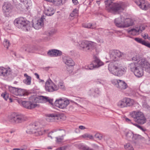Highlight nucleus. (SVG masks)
Returning a JSON list of instances; mask_svg holds the SVG:
<instances>
[{"mask_svg":"<svg viewBox=\"0 0 150 150\" xmlns=\"http://www.w3.org/2000/svg\"><path fill=\"white\" fill-rule=\"evenodd\" d=\"M54 10L50 8H49L47 9H45V14L48 16H51L54 14Z\"/></svg>","mask_w":150,"mask_h":150,"instance_id":"nucleus-30","label":"nucleus"},{"mask_svg":"<svg viewBox=\"0 0 150 150\" xmlns=\"http://www.w3.org/2000/svg\"><path fill=\"white\" fill-rule=\"evenodd\" d=\"M29 22L23 17H20L15 19L14 24L15 26L24 30L28 31L30 30Z\"/></svg>","mask_w":150,"mask_h":150,"instance_id":"nucleus-6","label":"nucleus"},{"mask_svg":"<svg viewBox=\"0 0 150 150\" xmlns=\"http://www.w3.org/2000/svg\"><path fill=\"white\" fill-rule=\"evenodd\" d=\"M78 11L77 9L75 8L74 9L72 12L70 14L69 18L70 19H73V18H71L70 17L73 18L78 16Z\"/></svg>","mask_w":150,"mask_h":150,"instance_id":"nucleus-35","label":"nucleus"},{"mask_svg":"<svg viewBox=\"0 0 150 150\" xmlns=\"http://www.w3.org/2000/svg\"><path fill=\"white\" fill-rule=\"evenodd\" d=\"M132 124H133V125H134L135 126L137 127H138V126H139V125H138V124H137L136 123L133 124L132 123Z\"/></svg>","mask_w":150,"mask_h":150,"instance_id":"nucleus-62","label":"nucleus"},{"mask_svg":"<svg viewBox=\"0 0 150 150\" xmlns=\"http://www.w3.org/2000/svg\"><path fill=\"white\" fill-rule=\"evenodd\" d=\"M96 82L97 83H100L103 84L104 82L101 79H98L96 81Z\"/></svg>","mask_w":150,"mask_h":150,"instance_id":"nucleus-55","label":"nucleus"},{"mask_svg":"<svg viewBox=\"0 0 150 150\" xmlns=\"http://www.w3.org/2000/svg\"><path fill=\"white\" fill-rule=\"evenodd\" d=\"M128 33L133 35H135L138 34L139 33L138 32V30H137V26L135 28L129 29L127 30Z\"/></svg>","mask_w":150,"mask_h":150,"instance_id":"nucleus-26","label":"nucleus"},{"mask_svg":"<svg viewBox=\"0 0 150 150\" xmlns=\"http://www.w3.org/2000/svg\"><path fill=\"white\" fill-rule=\"evenodd\" d=\"M135 75L138 77H140L144 74V69L142 68L139 66L137 69L134 71Z\"/></svg>","mask_w":150,"mask_h":150,"instance_id":"nucleus-20","label":"nucleus"},{"mask_svg":"<svg viewBox=\"0 0 150 150\" xmlns=\"http://www.w3.org/2000/svg\"><path fill=\"white\" fill-rule=\"evenodd\" d=\"M125 120L126 121V122H127L129 123H132L131 120L130 119H129L127 118H125Z\"/></svg>","mask_w":150,"mask_h":150,"instance_id":"nucleus-56","label":"nucleus"},{"mask_svg":"<svg viewBox=\"0 0 150 150\" xmlns=\"http://www.w3.org/2000/svg\"><path fill=\"white\" fill-rule=\"evenodd\" d=\"M11 72L10 69L0 67V76H7L11 74Z\"/></svg>","mask_w":150,"mask_h":150,"instance_id":"nucleus-19","label":"nucleus"},{"mask_svg":"<svg viewBox=\"0 0 150 150\" xmlns=\"http://www.w3.org/2000/svg\"><path fill=\"white\" fill-rule=\"evenodd\" d=\"M138 127L142 131L144 132H145L146 131V129L143 128L142 127L140 126L139 125V126H138Z\"/></svg>","mask_w":150,"mask_h":150,"instance_id":"nucleus-52","label":"nucleus"},{"mask_svg":"<svg viewBox=\"0 0 150 150\" xmlns=\"http://www.w3.org/2000/svg\"><path fill=\"white\" fill-rule=\"evenodd\" d=\"M131 117L133 118L134 121L139 124L142 125L144 124L146 120L143 113L139 111L136 110L130 113Z\"/></svg>","mask_w":150,"mask_h":150,"instance_id":"nucleus-5","label":"nucleus"},{"mask_svg":"<svg viewBox=\"0 0 150 150\" xmlns=\"http://www.w3.org/2000/svg\"><path fill=\"white\" fill-rule=\"evenodd\" d=\"M54 29H52V30L48 31V35H52L54 33Z\"/></svg>","mask_w":150,"mask_h":150,"instance_id":"nucleus-53","label":"nucleus"},{"mask_svg":"<svg viewBox=\"0 0 150 150\" xmlns=\"http://www.w3.org/2000/svg\"><path fill=\"white\" fill-rule=\"evenodd\" d=\"M66 148L67 146H64L57 149V150H66Z\"/></svg>","mask_w":150,"mask_h":150,"instance_id":"nucleus-51","label":"nucleus"},{"mask_svg":"<svg viewBox=\"0 0 150 150\" xmlns=\"http://www.w3.org/2000/svg\"><path fill=\"white\" fill-rule=\"evenodd\" d=\"M103 65V63L98 58L95 57L92 63L88 66H85V68L86 69H92L94 68H98Z\"/></svg>","mask_w":150,"mask_h":150,"instance_id":"nucleus-11","label":"nucleus"},{"mask_svg":"<svg viewBox=\"0 0 150 150\" xmlns=\"http://www.w3.org/2000/svg\"><path fill=\"white\" fill-rule=\"evenodd\" d=\"M109 54L110 59L113 61L109 64V70L115 76H122L126 72V68L122 66L119 61L121 57L125 56V54L115 50H110Z\"/></svg>","mask_w":150,"mask_h":150,"instance_id":"nucleus-1","label":"nucleus"},{"mask_svg":"<svg viewBox=\"0 0 150 150\" xmlns=\"http://www.w3.org/2000/svg\"><path fill=\"white\" fill-rule=\"evenodd\" d=\"M141 136L137 134H133L132 139L133 141L137 140L141 138Z\"/></svg>","mask_w":150,"mask_h":150,"instance_id":"nucleus-46","label":"nucleus"},{"mask_svg":"<svg viewBox=\"0 0 150 150\" xmlns=\"http://www.w3.org/2000/svg\"><path fill=\"white\" fill-rule=\"evenodd\" d=\"M134 40L137 42L141 43L143 45L145 41L144 40H143L142 39L138 38H135Z\"/></svg>","mask_w":150,"mask_h":150,"instance_id":"nucleus-45","label":"nucleus"},{"mask_svg":"<svg viewBox=\"0 0 150 150\" xmlns=\"http://www.w3.org/2000/svg\"><path fill=\"white\" fill-rule=\"evenodd\" d=\"M46 120L49 122H53L56 120L58 119L57 115L54 114H47L46 115Z\"/></svg>","mask_w":150,"mask_h":150,"instance_id":"nucleus-21","label":"nucleus"},{"mask_svg":"<svg viewBox=\"0 0 150 150\" xmlns=\"http://www.w3.org/2000/svg\"><path fill=\"white\" fill-rule=\"evenodd\" d=\"M1 96L4 98L6 100H7L9 98L8 94L6 92L3 93L1 94Z\"/></svg>","mask_w":150,"mask_h":150,"instance_id":"nucleus-47","label":"nucleus"},{"mask_svg":"<svg viewBox=\"0 0 150 150\" xmlns=\"http://www.w3.org/2000/svg\"><path fill=\"white\" fill-rule=\"evenodd\" d=\"M3 45L4 47L8 49L10 45L9 41L6 39H5L3 42Z\"/></svg>","mask_w":150,"mask_h":150,"instance_id":"nucleus-39","label":"nucleus"},{"mask_svg":"<svg viewBox=\"0 0 150 150\" xmlns=\"http://www.w3.org/2000/svg\"><path fill=\"white\" fill-rule=\"evenodd\" d=\"M80 50L86 51L91 50L94 47V43L87 41L79 42L76 45Z\"/></svg>","mask_w":150,"mask_h":150,"instance_id":"nucleus-7","label":"nucleus"},{"mask_svg":"<svg viewBox=\"0 0 150 150\" xmlns=\"http://www.w3.org/2000/svg\"><path fill=\"white\" fill-rule=\"evenodd\" d=\"M72 1L74 5H77V4L78 3V1L77 0H72Z\"/></svg>","mask_w":150,"mask_h":150,"instance_id":"nucleus-58","label":"nucleus"},{"mask_svg":"<svg viewBox=\"0 0 150 150\" xmlns=\"http://www.w3.org/2000/svg\"><path fill=\"white\" fill-rule=\"evenodd\" d=\"M44 18L42 16L39 20L33 21V27L35 29L38 30L42 28L43 25V19Z\"/></svg>","mask_w":150,"mask_h":150,"instance_id":"nucleus-15","label":"nucleus"},{"mask_svg":"<svg viewBox=\"0 0 150 150\" xmlns=\"http://www.w3.org/2000/svg\"><path fill=\"white\" fill-rule=\"evenodd\" d=\"M12 7V6L10 3L7 2L4 3L3 5V9L6 17H8L9 16V14L11 12Z\"/></svg>","mask_w":150,"mask_h":150,"instance_id":"nucleus-16","label":"nucleus"},{"mask_svg":"<svg viewBox=\"0 0 150 150\" xmlns=\"http://www.w3.org/2000/svg\"><path fill=\"white\" fill-rule=\"evenodd\" d=\"M112 83L115 84L116 87L120 91L124 90L128 87L127 84L122 80L114 79L112 81Z\"/></svg>","mask_w":150,"mask_h":150,"instance_id":"nucleus-13","label":"nucleus"},{"mask_svg":"<svg viewBox=\"0 0 150 150\" xmlns=\"http://www.w3.org/2000/svg\"><path fill=\"white\" fill-rule=\"evenodd\" d=\"M142 36V37L144 39H147L149 40H150V37L148 36V34H143Z\"/></svg>","mask_w":150,"mask_h":150,"instance_id":"nucleus-50","label":"nucleus"},{"mask_svg":"<svg viewBox=\"0 0 150 150\" xmlns=\"http://www.w3.org/2000/svg\"><path fill=\"white\" fill-rule=\"evenodd\" d=\"M79 129L81 130H83L86 129V128L84 126L82 125L79 126Z\"/></svg>","mask_w":150,"mask_h":150,"instance_id":"nucleus-59","label":"nucleus"},{"mask_svg":"<svg viewBox=\"0 0 150 150\" xmlns=\"http://www.w3.org/2000/svg\"><path fill=\"white\" fill-rule=\"evenodd\" d=\"M47 54L50 57H57L61 56L62 52L61 51L57 50L52 49L49 50Z\"/></svg>","mask_w":150,"mask_h":150,"instance_id":"nucleus-18","label":"nucleus"},{"mask_svg":"<svg viewBox=\"0 0 150 150\" xmlns=\"http://www.w3.org/2000/svg\"><path fill=\"white\" fill-rule=\"evenodd\" d=\"M132 59L136 62L138 65L142 67L143 69L144 68L145 70L150 73V64L148 62L146 63L145 64L144 60V59H141L139 56H135L133 57Z\"/></svg>","mask_w":150,"mask_h":150,"instance_id":"nucleus-8","label":"nucleus"},{"mask_svg":"<svg viewBox=\"0 0 150 150\" xmlns=\"http://www.w3.org/2000/svg\"><path fill=\"white\" fill-rule=\"evenodd\" d=\"M133 133L131 131H129L127 132L125 134V135L127 139L130 140L132 139Z\"/></svg>","mask_w":150,"mask_h":150,"instance_id":"nucleus-38","label":"nucleus"},{"mask_svg":"<svg viewBox=\"0 0 150 150\" xmlns=\"http://www.w3.org/2000/svg\"><path fill=\"white\" fill-rule=\"evenodd\" d=\"M34 75H35V76H36L37 79H40L39 76L37 73H35L34 74Z\"/></svg>","mask_w":150,"mask_h":150,"instance_id":"nucleus-60","label":"nucleus"},{"mask_svg":"<svg viewBox=\"0 0 150 150\" xmlns=\"http://www.w3.org/2000/svg\"><path fill=\"white\" fill-rule=\"evenodd\" d=\"M52 81L50 80H47L45 82V88L46 91L51 92V88Z\"/></svg>","mask_w":150,"mask_h":150,"instance_id":"nucleus-25","label":"nucleus"},{"mask_svg":"<svg viewBox=\"0 0 150 150\" xmlns=\"http://www.w3.org/2000/svg\"><path fill=\"white\" fill-rule=\"evenodd\" d=\"M82 26L85 28L94 29L96 28V25L95 24H92L91 23H85L82 24Z\"/></svg>","mask_w":150,"mask_h":150,"instance_id":"nucleus-29","label":"nucleus"},{"mask_svg":"<svg viewBox=\"0 0 150 150\" xmlns=\"http://www.w3.org/2000/svg\"><path fill=\"white\" fill-rule=\"evenodd\" d=\"M63 61L66 65L69 66H72L74 64L72 59L69 57H64L63 58Z\"/></svg>","mask_w":150,"mask_h":150,"instance_id":"nucleus-22","label":"nucleus"},{"mask_svg":"<svg viewBox=\"0 0 150 150\" xmlns=\"http://www.w3.org/2000/svg\"><path fill=\"white\" fill-rule=\"evenodd\" d=\"M125 148L127 150H133L134 149L132 145L130 144H127L124 146Z\"/></svg>","mask_w":150,"mask_h":150,"instance_id":"nucleus-43","label":"nucleus"},{"mask_svg":"<svg viewBox=\"0 0 150 150\" xmlns=\"http://www.w3.org/2000/svg\"><path fill=\"white\" fill-rule=\"evenodd\" d=\"M124 98L126 107L131 106L134 104L135 102L133 100L128 98Z\"/></svg>","mask_w":150,"mask_h":150,"instance_id":"nucleus-24","label":"nucleus"},{"mask_svg":"<svg viewBox=\"0 0 150 150\" xmlns=\"http://www.w3.org/2000/svg\"><path fill=\"white\" fill-rule=\"evenodd\" d=\"M12 150H20V149L17 148H14Z\"/></svg>","mask_w":150,"mask_h":150,"instance_id":"nucleus-63","label":"nucleus"},{"mask_svg":"<svg viewBox=\"0 0 150 150\" xmlns=\"http://www.w3.org/2000/svg\"><path fill=\"white\" fill-rule=\"evenodd\" d=\"M23 50L28 52H34V48L29 46H24L23 47Z\"/></svg>","mask_w":150,"mask_h":150,"instance_id":"nucleus-33","label":"nucleus"},{"mask_svg":"<svg viewBox=\"0 0 150 150\" xmlns=\"http://www.w3.org/2000/svg\"><path fill=\"white\" fill-rule=\"evenodd\" d=\"M53 4L56 6H59L63 4L64 2L63 0H55Z\"/></svg>","mask_w":150,"mask_h":150,"instance_id":"nucleus-42","label":"nucleus"},{"mask_svg":"<svg viewBox=\"0 0 150 150\" xmlns=\"http://www.w3.org/2000/svg\"><path fill=\"white\" fill-rule=\"evenodd\" d=\"M94 92L95 93L98 94H99L100 92L99 89L98 88H96Z\"/></svg>","mask_w":150,"mask_h":150,"instance_id":"nucleus-57","label":"nucleus"},{"mask_svg":"<svg viewBox=\"0 0 150 150\" xmlns=\"http://www.w3.org/2000/svg\"><path fill=\"white\" fill-rule=\"evenodd\" d=\"M56 106L61 109H65L69 104V100L66 98H60L56 100L55 102Z\"/></svg>","mask_w":150,"mask_h":150,"instance_id":"nucleus-12","label":"nucleus"},{"mask_svg":"<svg viewBox=\"0 0 150 150\" xmlns=\"http://www.w3.org/2000/svg\"><path fill=\"white\" fill-rule=\"evenodd\" d=\"M9 91L12 93L16 96L18 88L9 86L8 87Z\"/></svg>","mask_w":150,"mask_h":150,"instance_id":"nucleus-34","label":"nucleus"},{"mask_svg":"<svg viewBox=\"0 0 150 150\" xmlns=\"http://www.w3.org/2000/svg\"><path fill=\"white\" fill-rule=\"evenodd\" d=\"M25 120L22 115H17L13 114L8 118L9 121L12 123H21Z\"/></svg>","mask_w":150,"mask_h":150,"instance_id":"nucleus-9","label":"nucleus"},{"mask_svg":"<svg viewBox=\"0 0 150 150\" xmlns=\"http://www.w3.org/2000/svg\"><path fill=\"white\" fill-rule=\"evenodd\" d=\"M114 0H107L105 2V4L110 7V9L115 14L119 13L120 11L123 10L124 3H112Z\"/></svg>","mask_w":150,"mask_h":150,"instance_id":"nucleus-3","label":"nucleus"},{"mask_svg":"<svg viewBox=\"0 0 150 150\" xmlns=\"http://www.w3.org/2000/svg\"><path fill=\"white\" fill-rule=\"evenodd\" d=\"M136 62L129 64L128 66L129 68L130 69L131 71L134 72V71L139 66L137 65Z\"/></svg>","mask_w":150,"mask_h":150,"instance_id":"nucleus-28","label":"nucleus"},{"mask_svg":"<svg viewBox=\"0 0 150 150\" xmlns=\"http://www.w3.org/2000/svg\"><path fill=\"white\" fill-rule=\"evenodd\" d=\"M64 135H62L61 136L56 137V142L59 143H61L64 139Z\"/></svg>","mask_w":150,"mask_h":150,"instance_id":"nucleus-44","label":"nucleus"},{"mask_svg":"<svg viewBox=\"0 0 150 150\" xmlns=\"http://www.w3.org/2000/svg\"><path fill=\"white\" fill-rule=\"evenodd\" d=\"M51 83L52 84V85L51 88V92L56 91L59 89V86L55 84L53 82L52 83Z\"/></svg>","mask_w":150,"mask_h":150,"instance_id":"nucleus-37","label":"nucleus"},{"mask_svg":"<svg viewBox=\"0 0 150 150\" xmlns=\"http://www.w3.org/2000/svg\"><path fill=\"white\" fill-rule=\"evenodd\" d=\"M38 98L40 100V102L42 103H45L48 102L50 104H52L53 100L50 99L48 97L43 96H40L38 97Z\"/></svg>","mask_w":150,"mask_h":150,"instance_id":"nucleus-23","label":"nucleus"},{"mask_svg":"<svg viewBox=\"0 0 150 150\" xmlns=\"http://www.w3.org/2000/svg\"><path fill=\"white\" fill-rule=\"evenodd\" d=\"M28 130L26 131L27 132L30 133L38 134V135H42L43 132L40 130L38 128V125L36 123L31 124L28 125Z\"/></svg>","mask_w":150,"mask_h":150,"instance_id":"nucleus-10","label":"nucleus"},{"mask_svg":"<svg viewBox=\"0 0 150 150\" xmlns=\"http://www.w3.org/2000/svg\"><path fill=\"white\" fill-rule=\"evenodd\" d=\"M117 106L120 108H126L125 98L119 100L117 103Z\"/></svg>","mask_w":150,"mask_h":150,"instance_id":"nucleus-27","label":"nucleus"},{"mask_svg":"<svg viewBox=\"0 0 150 150\" xmlns=\"http://www.w3.org/2000/svg\"><path fill=\"white\" fill-rule=\"evenodd\" d=\"M114 23L116 26L120 28L128 27L134 25L133 21L129 18H125L124 17H120L115 18Z\"/></svg>","mask_w":150,"mask_h":150,"instance_id":"nucleus-2","label":"nucleus"},{"mask_svg":"<svg viewBox=\"0 0 150 150\" xmlns=\"http://www.w3.org/2000/svg\"><path fill=\"white\" fill-rule=\"evenodd\" d=\"M95 136L98 139L100 140L102 138V135L98 133H96Z\"/></svg>","mask_w":150,"mask_h":150,"instance_id":"nucleus-49","label":"nucleus"},{"mask_svg":"<svg viewBox=\"0 0 150 150\" xmlns=\"http://www.w3.org/2000/svg\"><path fill=\"white\" fill-rule=\"evenodd\" d=\"M22 104L24 107L28 109H33L38 106L36 103H32L30 101H23Z\"/></svg>","mask_w":150,"mask_h":150,"instance_id":"nucleus-17","label":"nucleus"},{"mask_svg":"<svg viewBox=\"0 0 150 150\" xmlns=\"http://www.w3.org/2000/svg\"><path fill=\"white\" fill-rule=\"evenodd\" d=\"M57 86L59 87V88H60L62 90H64L65 89L64 85V83L62 82L59 83Z\"/></svg>","mask_w":150,"mask_h":150,"instance_id":"nucleus-48","label":"nucleus"},{"mask_svg":"<svg viewBox=\"0 0 150 150\" xmlns=\"http://www.w3.org/2000/svg\"><path fill=\"white\" fill-rule=\"evenodd\" d=\"M24 76L25 77H26V79L23 81V82L26 85H30L31 83V77L28 76L26 74H25Z\"/></svg>","mask_w":150,"mask_h":150,"instance_id":"nucleus-32","label":"nucleus"},{"mask_svg":"<svg viewBox=\"0 0 150 150\" xmlns=\"http://www.w3.org/2000/svg\"><path fill=\"white\" fill-rule=\"evenodd\" d=\"M39 79V82H42H42H44V81L43 80L41 79Z\"/></svg>","mask_w":150,"mask_h":150,"instance_id":"nucleus-61","label":"nucleus"},{"mask_svg":"<svg viewBox=\"0 0 150 150\" xmlns=\"http://www.w3.org/2000/svg\"><path fill=\"white\" fill-rule=\"evenodd\" d=\"M27 95V93L24 90L18 88L16 95L17 96H25Z\"/></svg>","mask_w":150,"mask_h":150,"instance_id":"nucleus-31","label":"nucleus"},{"mask_svg":"<svg viewBox=\"0 0 150 150\" xmlns=\"http://www.w3.org/2000/svg\"><path fill=\"white\" fill-rule=\"evenodd\" d=\"M143 45L150 48V43H148L146 41H145Z\"/></svg>","mask_w":150,"mask_h":150,"instance_id":"nucleus-54","label":"nucleus"},{"mask_svg":"<svg viewBox=\"0 0 150 150\" xmlns=\"http://www.w3.org/2000/svg\"><path fill=\"white\" fill-rule=\"evenodd\" d=\"M145 26L144 25L138 26L137 27V30L139 33H141L143 30L145 29Z\"/></svg>","mask_w":150,"mask_h":150,"instance_id":"nucleus-40","label":"nucleus"},{"mask_svg":"<svg viewBox=\"0 0 150 150\" xmlns=\"http://www.w3.org/2000/svg\"><path fill=\"white\" fill-rule=\"evenodd\" d=\"M47 148L48 149H52V148L51 146H49L47 147Z\"/></svg>","mask_w":150,"mask_h":150,"instance_id":"nucleus-64","label":"nucleus"},{"mask_svg":"<svg viewBox=\"0 0 150 150\" xmlns=\"http://www.w3.org/2000/svg\"><path fill=\"white\" fill-rule=\"evenodd\" d=\"M131 117L133 118L134 121L139 124L142 125L144 124L146 120L143 113L139 111L136 110L130 113Z\"/></svg>","mask_w":150,"mask_h":150,"instance_id":"nucleus-4","label":"nucleus"},{"mask_svg":"<svg viewBox=\"0 0 150 150\" xmlns=\"http://www.w3.org/2000/svg\"><path fill=\"white\" fill-rule=\"evenodd\" d=\"M76 146L79 149L82 150H88V147L87 146H84L82 144H75Z\"/></svg>","mask_w":150,"mask_h":150,"instance_id":"nucleus-36","label":"nucleus"},{"mask_svg":"<svg viewBox=\"0 0 150 150\" xmlns=\"http://www.w3.org/2000/svg\"><path fill=\"white\" fill-rule=\"evenodd\" d=\"M134 1L139 7L142 10H146L149 8V4L144 0H135Z\"/></svg>","mask_w":150,"mask_h":150,"instance_id":"nucleus-14","label":"nucleus"},{"mask_svg":"<svg viewBox=\"0 0 150 150\" xmlns=\"http://www.w3.org/2000/svg\"><path fill=\"white\" fill-rule=\"evenodd\" d=\"M83 138H85L89 139H92L93 138V136L90 134L86 133L83 135L82 136Z\"/></svg>","mask_w":150,"mask_h":150,"instance_id":"nucleus-41","label":"nucleus"}]
</instances>
